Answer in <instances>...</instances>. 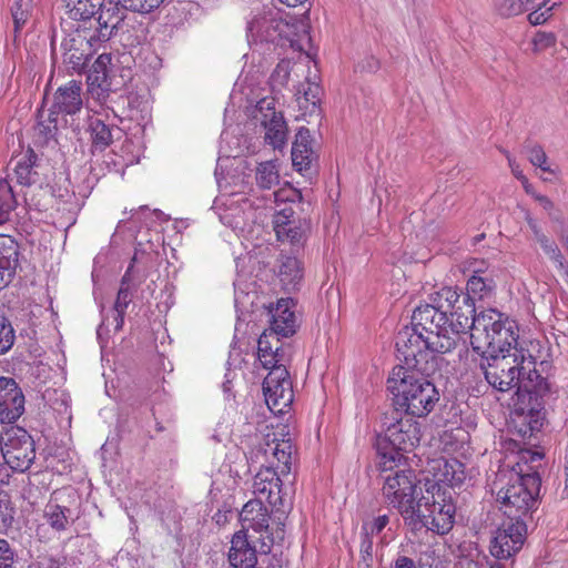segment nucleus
I'll return each mask as SVG.
<instances>
[{
    "mask_svg": "<svg viewBox=\"0 0 568 568\" xmlns=\"http://www.w3.org/2000/svg\"><path fill=\"white\" fill-rule=\"evenodd\" d=\"M479 368L486 382L505 393L517 387L515 413L523 417L530 436L539 432L546 419L547 399L552 395L551 385L536 369V358L521 345L516 352L481 358Z\"/></svg>",
    "mask_w": 568,
    "mask_h": 568,
    "instance_id": "obj_1",
    "label": "nucleus"
},
{
    "mask_svg": "<svg viewBox=\"0 0 568 568\" xmlns=\"http://www.w3.org/2000/svg\"><path fill=\"white\" fill-rule=\"evenodd\" d=\"M383 434L376 436L378 468L383 473L400 466L406 458L402 452L413 450L420 442V424L415 416L389 409L381 417Z\"/></svg>",
    "mask_w": 568,
    "mask_h": 568,
    "instance_id": "obj_2",
    "label": "nucleus"
},
{
    "mask_svg": "<svg viewBox=\"0 0 568 568\" xmlns=\"http://www.w3.org/2000/svg\"><path fill=\"white\" fill-rule=\"evenodd\" d=\"M430 376L413 369L393 368L386 382L392 394V408L409 416H427L440 397Z\"/></svg>",
    "mask_w": 568,
    "mask_h": 568,
    "instance_id": "obj_3",
    "label": "nucleus"
},
{
    "mask_svg": "<svg viewBox=\"0 0 568 568\" xmlns=\"http://www.w3.org/2000/svg\"><path fill=\"white\" fill-rule=\"evenodd\" d=\"M396 351L403 357L404 365L394 368L413 369L424 375H434L438 368L437 354L454 351V342L449 337L425 336L417 327L405 326L396 335Z\"/></svg>",
    "mask_w": 568,
    "mask_h": 568,
    "instance_id": "obj_4",
    "label": "nucleus"
},
{
    "mask_svg": "<svg viewBox=\"0 0 568 568\" xmlns=\"http://www.w3.org/2000/svg\"><path fill=\"white\" fill-rule=\"evenodd\" d=\"M516 329V323L504 318L501 313L495 310L480 312L476 328L470 333L471 348L481 358L511 354V349L516 352L520 347Z\"/></svg>",
    "mask_w": 568,
    "mask_h": 568,
    "instance_id": "obj_5",
    "label": "nucleus"
},
{
    "mask_svg": "<svg viewBox=\"0 0 568 568\" xmlns=\"http://www.w3.org/2000/svg\"><path fill=\"white\" fill-rule=\"evenodd\" d=\"M541 478L538 471L515 474L506 486L497 491V503L509 521L532 523V514L539 506Z\"/></svg>",
    "mask_w": 568,
    "mask_h": 568,
    "instance_id": "obj_6",
    "label": "nucleus"
},
{
    "mask_svg": "<svg viewBox=\"0 0 568 568\" xmlns=\"http://www.w3.org/2000/svg\"><path fill=\"white\" fill-rule=\"evenodd\" d=\"M453 495V490L437 487L436 483H424V493L414 509V517L420 521V527L410 529L416 532L426 528L438 535L448 534L454 527L456 515Z\"/></svg>",
    "mask_w": 568,
    "mask_h": 568,
    "instance_id": "obj_7",
    "label": "nucleus"
},
{
    "mask_svg": "<svg viewBox=\"0 0 568 568\" xmlns=\"http://www.w3.org/2000/svg\"><path fill=\"white\" fill-rule=\"evenodd\" d=\"M383 485V496L388 505L397 509L402 515L405 525L409 528L420 527L419 520L414 517L415 507L418 495L423 494L424 487H419L422 483L417 479L414 470L394 467L393 470L383 473L381 470Z\"/></svg>",
    "mask_w": 568,
    "mask_h": 568,
    "instance_id": "obj_8",
    "label": "nucleus"
},
{
    "mask_svg": "<svg viewBox=\"0 0 568 568\" xmlns=\"http://www.w3.org/2000/svg\"><path fill=\"white\" fill-rule=\"evenodd\" d=\"M258 359L264 368L270 369L263 381V393L266 404L271 410L283 413L284 408L291 406L294 398L288 371L285 365L277 364L273 353L267 357L258 356Z\"/></svg>",
    "mask_w": 568,
    "mask_h": 568,
    "instance_id": "obj_9",
    "label": "nucleus"
},
{
    "mask_svg": "<svg viewBox=\"0 0 568 568\" xmlns=\"http://www.w3.org/2000/svg\"><path fill=\"white\" fill-rule=\"evenodd\" d=\"M1 455L13 473H26L36 459V444L22 427H7L0 436Z\"/></svg>",
    "mask_w": 568,
    "mask_h": 568,
    "instance_id": "obj_10",
    "label": "nucleus"
},
{
    "mask_svg": "<svg viewBox=\"0 0 568 568\" xmlns=\"http://www.w3.org/2000/svg\"><path fill=\"white\" fill-rule=\"evenodd\" d=\"M62 62L69 73H81L95 49L87 30H75L61 42Z\"/></svg>",
    "mask_w": 568,
    "mask_h": 568,
    "instance_id": "obj_11",
    "label": "nucleus"
},
{
    "mask_svg": "<svg viewBox=\"0 0 568 568\" xmlns=\"http://www.w3.org/2000/svg\"><path fill=\"white\" fill-rule=\"evenodd\" d=\"M449 318L432 303L417 306L412 315V325L422 331L425 336L438 335L452 338L454 342V349L459 343V337L452 333L449 327Z\"/></svg>",
    "mask_w": 568,
    "mask_h": 568,
    "instance_id": "obj_12",
    "label": "nucleus"
},
{
    "mask_svg": "<svg viewBox=\"0 0 568 568\" xmlns=\"http://www.w3.org/2000/svg\"><path fill=\"white\" fill-rule=\"evenodd\" d=\"M254 118L264 126L265 140L273 149H282L286 144V122L282 113L275 111L272 100L262 99L258 101Z\"/></svg>",
    "mask_w": 568,
    "mask_h": 568,
    "instance_id": "obj_13",
    "label": "nucleus"
},
{
    "mask_svg": "<svg viewBox=\"0 0 568 568\" xmlns=\"http://www.w3.org/2000/svg\"><path fill=\"white\" fill-rule=\"evenodd\" d=\"M527 524L507 521L496 531L490 552L498 559H508L523 547L527 534Z\"/></svg>",
    "mask_w": 568,
    "mask_h": 568,
    "instance_id": "obj_14",
    "label": "nucleus"
},
{
    "mask_svg": "<svg viewBox=\"0 0 568 568\" xmlns=\"http://www.w3.org/2000/svg\"><path fill=\"white\" fill-rule=\"evenodd\" d=\"M288 30V23L272 11L255 16L247 24L248 37L261 42L277 43Z\"/></svg>",
    "mask_w": 568,
    "mask_h": 568,
    "instance_id": "obj_15",
    "label": "nucleus"
},
{
    "mask_svg": "<svg viewBox=\"0 0 568 568\" xmlns=\"http://www.w3.org/2000/svg\"><path fill=\"white\" fill-rule=\"evenodd\" d=\"M26 398L22 388L11 377H0V423L13 424L24 413Z\"/></svg>",
    "mask_w": 568,
    "mask_h": 568,
    "instance_id": "obj_16",
    "label": "nucleus"
},
{
    "mask_svg": "<svg viewBox=\"0 0 568 568\" xmlns=\"http://www.w3.org/2000/svg\"><path fill=\"white\" fill-rule=\"evenodd\" d=\"M109 62L110 57L106 54H101L90 68L87 75V83L91 95L101 104H104L108 109H111L116 115L112 105L114 103L115 93L111 90L110 83L108 82L106 65Z\"/></svg>",
    "mask_w": 568,
    "mask_h": 568,
    "instance_id": "obj_17",
    "label": "nucleus"
},
{
    "mask_svg": "<svg viewBox=\"0 0 568 568\" xmlns=\"http://www.w3.org/2000/svg\"><path fill=\"white\" fill-rule=\"evenodd\" d=\"M433 479L425 478V483L437 484V487L448 488L460 486L465 478V466L456 458H439L433 460L432 469Z\"/></svg>",
    "mask_w": 568,
    "mask_h": 568,
    "instance_id": "obj_18",
    "label": "nucleus"
},
{
    "mask_svg": "<svg viewBox=\"0 0 568 568\" xmlns=\"http://www.w3.org/2000/svg\"><path fill=\"white\" fill-rule=\"evenodd\" d=\"M281 473L273 466H265L255 475L253 493L260 498L265 497L266 501L276 507L282 505V479Z\"/></svg>",
    "mask_w": 568,
    "mask_h": 568,
    "instance_id": "obj_19",
    "label": "nucleus"
},
{
    "mask_svg": "<svg viewBox=\"0 0 568 568\" xmlns=\"http://www.w3.org/2000/svg\"><path fill=\"white\" fill-rule=\"evenodd\" d=\"M294 306V300L287 297L278 300L275 307L270 310V329L277 336L290 337L296 333L298 323L294 311H292Z\"/></svg>",
    "mask_w": 568,
    "mask_h": 568,
    "instance_id": "obj_20",
    "label": "nucleus"
},
{
    "mask_svg": "<svg viewBox=\"0 0 568 568\" xmlns=\"http://www.w3.org/2000/svg\"><path fill=\"white\" fill-rule=\"evenodd\" d=\"M315 153L311 148V132L302 126L295 135L292 146L293 166L305 176H311L316 172L314 161Z\"/></svg>",
    "mask_w": 568,
    "mask_h": 568,
    "instance_id": "obj_21",
    "label": "nucleus"
},
{
    "mask_svg": "<svg viewBox=\"0 0 568 568\" xmlns=\"http://www.w3.org/2000/svg\"><path fill=\"white\" fill-rule=\"evenodd\" d=\"M258 549L252 546L245 530L236 531L231 539L229 562L234 568H254L258 562Z\"/></svg>",
    "mask_w": 568,
    "mask_h": 568,
    "instance_id": "obj_22",
    "label": "nucleus"
},
{
    "mask_svg": "<svg viewBox=\"0 0 568 568\" xmlns=\"http://www.w3.org/2000/svg\"><path fill=\"white\" fill-rule=\"evenodd\" d=\"M19 256L17 241L10 235L0 234V290L13 281L19 267Z\"/></svg>",
    "mask_w": 568,
    "mask_h": 568,
    "instance_id": "obj_23",
    "label": "nucleus"
},
{
    "mask_svg": "<svg viewBox=\"0 0 568 568\" xmlns=\"http://www.w3.org/2000/svg\"><path fill=\"white\" fill-rule=\"evenodd\" d=\"M82 84L77 80H71L67 84L58 88L50 110L57 114L64 113L73 115L82 109Z\"/></svg>",
    "mask_w": 568,
    "mask_h": 568,
    "instance_id": "obj_24",
    "label": "nucleus"
},
{
    "mask_svg": "<svg viewBox=\"0 0 568 568\" xmlns=\"http://www.w3.org/2000/svg\"><path fill=\"white\" fill-rule=\"evenodd\" d=\"M477 316L473 298L469 295L463 296L460 303L448 314L452 333L456 334L460 341L462 334L475 331Z\"/></svg>",
    "mask_w": 568,
    "mask_h": 568,
    "instance_id": "obj_25",
    "label": "nucleus"
},
{
    "mask_svg": "<svg viewBox=\"0 0 568 568\" xmlns=\"http://www.w3.org/2000/svg\"><path fill=\"white\" fill-rule=\"evenodd\" d=\"M241 519L247 523V528L258 532L260 537L266 535L275 536V529L270 528V514L268 509L263 505L261 499H252L247 501L241 511Z\"/></svg>",
    "mask_w": 568,
    "mask_h": 568,
    "instance_id": "obj_26",
    "label": "nucleus"
},
{
    "mask_svg": "<svg viewBox=\"0 0 568 568\" xmlns=\"http://www.w3.org/2000/svg\"><path fill=\"white\" fill-rule=\"evenodd\" d=\"M284 534V524L277 523L275 528V536L262 535V538H257L260 547L258 562L256 568H284L286 559L283 557V552L281 551L280 554H271L275 540H283Z\"/></svg>",
    "mask_w": 568,
    "mask_h": 568,
    "instance_id": "obj_27",
    "label": "nucleus"
},
{
    "mask_svg": "<svg viewBox=\"0 0 568 568\" xmlns=\"http://www.w3.org/2000/svg\"><path fill=\"white\" fill-rule=\"evenodd\" d=\"M277 263L276 274L282 288L287 292L297 290L303 278L301 262L296 257L281 255Z\"/></svg>",
    "mask_w": 568,
    "mask_h": 568,
    "instance_id": "obj_28",
    "label": "nucleus"
},
{
    "mask_svg": "<svg viewBox=\"0 0 568 568\" xmlns=\"http://www.w3.org/2000/svg\"><path fill=\"white\" fill-rule=\"evenodd\" d=\"M91 151L103 152L113 142V132L119 131L118 128L110 126L99 118H91L89 120Z\"/></svg>",
    "mask_w": 568,
    "mask_h": 568,
    "instance_id": "obj_29",
    "label": "nucleus"
},
{
    "mask_svg": "<svg viewBox=\"0 0 568 568\" xmlns=\"http://www.w3.org/2000/svg\"><path fill=\"white\" fill-rule=\"evenodd\" d=\"M113 14V23L112 29H114V33L120 38L121 41L133 42L138 39L134 37L133 31H135V26L139 28L142 27V23H138L133 16H128L125 13L126 10L122 9L118 6V10H115Z\"/></svg>",
    "mask_w": 568,
    "mask_h": 568,
    "instance_id": "obj_30",
    "label": "nucleus"
},
{
    "mask_svg": "<svg viewBox=\"0 0 568 568\" xmlns=\"http://www.w3.org/2000/svg\"><path fill=\"white\" fill-rule=\"evenodd\" d=\"M38 160L37 154L32 149H28L26 154L16 162L13 171L17 176V181L21 185H31L37 181V171L34 170L36 162Z\"/></svg>",
    "mask_w": 568,
    "mask_h": 568,
    "instance_id": "obj_31",
    "label": "nucleus"
},
{
    "mask_svg": "<svg viewBox=\"0 0 568 568\" xmlns=\"http://www.w3.org/2000/svg\"><path fill=\"white\" fill-rule=\"evenodd\" d=\"M44 517L48 524L57 531L65 530L70 523H73L77 517L73 511L65 506L49 503L44 510Z\"/></svg>",
    "mask_w": 568,
    "mask_h": 568,
    "instance_id": "obj_32",
    "label": "nucleus"
},
{
    "mask_svg": "<svg viewBox=\"0 0 568 568\" xmlns=\"http://www.w3.org/2000/svg\"><path fill=\"white\" fill-rule=\"evenodd\" d=\"M255 181L262 190H271L278 185L281 176L277 161L271 160L258 163L255 170Z\"/></svg>",
    "mask_w": 568,
    "mask_h": 568,
    "instance_id": "obj_33",
    "label": "nucleus"
},
{
    "mask_svg": "<svg viewBox=\"0 0 568 568\" xmlns=\"http://www.w3.org/2000/svg\"><path fill=\"white\" fill-rule=\"evenodd\" d=\"M114 10H118L116 6H112L102 10L98 17L99 29L94 33L88 31V37L92 38L93 47L100 42H106L111 38L118 37L112 29Z\"/></svg>",
    "mask_w": 568,
    "mask_h": 568,
    "instance_id": "obj_34",
    "label": "nucleus"
},
{
    "mask_svg": "<svg viewBox=\"0 0 568 568\" xmlns=\"http://www.w3.org/2000/svg\"><path fill=\"white\" fill-rule=\"evenodd\" d=\"M104 0H70L68 3L69 16L74 20H88L100 14Z\"/></svg>",
    "mask_w": 568,
    "mask_h": 568,
    "instance_id": "obj_35",
    "label": "nucleus"
},
{
    "mask_svg": "<svg viewBox=\"0 0 568 568\" xmlns=\"http://www.w3.org/2000/svg\"><path fill=\"white\" fill-rule=\"evenodd\" d=\"M463 296L465 294L458 292L457 288L443 287L432 296V302L437 307V311L448 317V314L460 303Z\"/></svg>",
    "mask_w": 568,
    "mask_h": 568,
    "instance_id": "obj_36",
    "label": "nucleus"
},
{
    "mask_svg": "<svg viewBox=\"0 0 568 568\" xmlns=\"http://www.w3.org/2000/svg\"><path fill=\"white\" fill-rule=\"evenodd\" d=\"M480 271H475L467 281V293L473 298L483 300L487 297L495 287V282L490 277L481 276Z\"/></svg>",
    "mask_w": 568,
    "mask_h": 568,
    "instance_id": "obj_37",
    "label": "nucleus"
},
{
    "mask_svg": "<svg viewBox=\"0 0 568 568\" xmlns=\"http://www.w3.org/2000/svg\"><path fill=\"white\" fill-rule=\"evenodd\" d=\"M17 206L16 195L7 180L0 181V225L8 222L12 210Z\"/></svg>",
    "mask_w": 568,
    "mask_h": 568,
    "instance_id": "obj_38",
    "label": "nucleus"
},
{
    "mask_svg": "<svg viewBox=\"0 0 568 568\" xmlns=\"http://www.w3.org/2000/svg\"><path fill=\"white\" fill-rule=\"evenodd\" d=\"M44 115V111H39L37 131L44 142H49L58 132V114L49 110L45 118Z\"/></svg>",
    "mask_w": 568,
    "mask_h": 568,
    "instance_id": "obj_39",
    "label": "nucleus"
},
{
    "mask_svg": "<svg viewBox=\"0 0 568 568\" xmlns=\"http://www.w3.org/2000/svg\"><path fill=\"white\" fill-rule=\"evenodd\" d=\"M293 446L288 440L277 443L273 448V456L277 459V468L283 477L288 476L292 469Z\"/></svg>",
    "mask_w": 568,
    "mask_h": 568,
    "instance_id": "obj_40",
    "label": "nucleus"
},
{
    "mask_svg": "<svg viewBox=\"0 0 568 568\" xmlns=\"http://www.w3.org/2000/svg\"><path fill=\"white\" fill-rule=\"evenodd\" d=\"M524 149L526 151V153L528 154V160L529 162L534 165V166H537L539 168L541 171L544 172H547V173H550V174H555V170H552L548 164H547V154L546 152L544 151L542 146L536 142H532V141H526L525 142V145H524Z\"/></svg>",
    "mask_w": 568,
    "mask_h": 568,
    "instance_id": "obj_41",
    "label": "nucleus"
},
{
    "mask_svg": "<svg viewBox=\"0 0 568 568\" xmlns=\"http://www.w3.org/2000/svg\"><path fill=\"white\" fill-rule=\"evenodd\" d=\"M16 508L8 493L0 490V535L12 527Z\"/></svg>",
    "mask_w": 568,
    "mask_h": 568,
    "instance_id": "obj_42",
    "label": "nucleus"
},
{
    "mask_svg": "<svg viewBox=\"0 0 568 568\" xmlns=\"http://www.w3.org/2000/svg\"><path fill=\"white\" fill-rule=\"evenodd\" d=\"M286 232L277 237L280 241H288L293 246H303L308 231V224L305 220H298L292 226L286 227Z\"/></svg>",
    "mask_w": 568,
    "mask_h": 568,
    "instance_id": "obj_43",
    "label": "nucleus"
},
{
    "mask_svg": "<svg viewBox=\"0 0 568 568\" xmlns=\"http://www.w3.org/2000/svg\"><path fill=\"white\" fill-rule=\"evenodd\" d=\"M164 0H116L113 6H119L133 13L146 14L158 9Z\"/></svg>",
    "mask_w": 568,
    "mask_h": 568,
    "instance_id": "obj_44",
    "label": "nucleus"
},
{
    "mask_svg": "<svg viewBox=\"0 0 568 568\" xmlns=\"http://www.w3.org/2000/svg\"><path fill=\"white\" fill-rule=\"evenodd\" d=\"M296 222L295 211L292 205H285L283 209L277 211L273 217V227L277 237L284 234L286 227L292 226Z\"/></svg>",
    "mask_w": 568,
    "mask_h": 568,
    "instance_id": "obj_45",
    "label": "nucleus"
},
{
    "mask_svg": "<svg viewBox=\"0 0 568 568\" xmlns=\"http://www.w3.org/2000/svg\"><path fill=\"white\" fill-rule=\"evenodd\" d=\"M534 9L529 0H500L497 3L498 12L504 17L518 16Z\"/></svg>",
    "mask_w": 568,
    "mask_h": 568,
    "instance_id": "obj_46",
    "label": "nucleus"
},
{
    "mask_svg": "<svg viewBox=\"0 0 568 568\" xmlns=\"http://www.w3.org/2000/svg\"><path fill=\"white\" fill-rule=\"evenodd\" d=\"M534 9L529 0H500L497 3L498 12L504 17L518 16Z\"/></svg>",
    "mask_w": 568,
    "mask_h": 568,
    "instance_id": "obj_47",
    "label": "nucleus"
},
{
    "mask_svg": "<svg viewBox=\"0 0 568 568\" xmlns=\"http://www.w3.org/2000/svg\"><path fill=\"white\" fill-rule=\"evenodd\" d=\"M31 0H14L11 7V14L14 23V31H20L29 19Z\"/></svg>",
    "mask_w": 568,
    "mask_h": 568,
    "instance_id": "obj_48",
    "label": "nucleus"
},
{
    "mask_svg": "<svg viewBox=\"0 0 568 568\" xmlns=\"http://www.w3.org/2000/svg\"><path fill=\"white\" fill-rule=\"evenodd\" d=\"M296 94H302L303 100L306 103H311L313 106H316L321 101L322 88L316 81H311V79L307 78L306 82L301 84Z\"/></svg>",
    "mask_w": 568,
    "mask_h": 568,
    "instance_id": "obj_49",
    "label": "nucleus"
},
{
    "mask_svg": "<svg viewBox=\"0 0 568 568\" xmlns=\"http://www.w3.org/2000/svg\"><path fill=\"white\" fill-rule=\"evenodd\" d=\"M14 329L9 320L0 315V354H6L14 343Z\"/></svg>",
    "mask_w": 568,
    "mask_h": 568,
    "instance_id": "obj_50",
    "label": "nucleus"
},
{
    "mask_svg": "<svg viewBox=\"0 0 568 568\" xmlns=\"http://www.w3.org/2000/svg\"><path fill=\"white\" fill-rule=\"evenodd\" d=\"M17 550L6 539H0V568H18Z\"/></svg>",
    "mask_w": 568,
    "mask_h": 568,
    "instance_id": "obj_51",
    "label": "nucleus"
},
{
    "mask_svg": "<svg viewBox=\"0 0 568 568\" xmlns=\"http://www.w3.org/2000/svg\"><path fill=\"white\" fill-rule=\"evenodd\" d=\"M280 337L273 331L270 329V333L264 332L258 341H257V355L261 357H267L271 353L274 352L275 346L273 345V341L275 344L280 343Z\"/></svg>",
    "mask_w": 568,
    "mask_h": 568,
    "instance_id": "obj_52",
    "label": "nucleus"
},
{
    "mask_svg": "<svg viewBox=\"0 0 568 568\" xmlns=\"http://www.w3.org/2000/svg\"><path fill=\"white\" fill-rule=\"evenodd\" d=\"M373 540L368 536H363L362 542H361V560L358 562V568H371L373 562Z\"/></svg>",
    "mask_w": 568,
    "mask_h": 568,
    "instance_id": "obj_53",
    "label": "nucleus"
},
{
    "mask_svg": "<svg viewBox=\"0 0 568 568\" xmlns=\"http://www.w3.org/2000/svg\"><path fill=\"white\" fill-rule=\"evenodd\" d=\"M389 517L387 515H381L374 518L369 523L363 525V535L372 538L373 535H378L388 525Z\"/></svg>",
    "mask_w": 568,
    "mask_h": 568,
    "instance_id": "obj_54",
    "label": "nucleus"
},
{
    "mask_svg": "<svg viewBox=\"0 0 568 568\" xmlns=\"http://www.w3.org/2000/svg\"><path fill=\"white\" fill-rule=\"evenodd\" d=\"M133 291H128L124 287H120L114 302V312H125L129 304L132 302Z\"/></svg>",
    "mask_w": 568,
    "mask_h": 568,
    "instance_id": "obj_55",
    "label": "nucleus"
},
{
    "mask_svg": "<svg viewBox=\"0 0 568 568\" xmlns=\"http://www.w3.org/2000/svg\"><path fill=\"white\" fill-rule=\"evenodd\" d=\"M27 568H67L65 561L53 557H39L37 560L30 562Z\"/></svg>",
    "mask_w": 568,
    "mask_h": 568,
    "instance_id": "obj_56",
    "label": "nucleus"
},
{
    "mask_svg": "<svg viewBox=\"0 0 568 568\" xmlns=\"http://www.w3.org/2000/svg\"><path fill=\"white\" fill-rule=\"evenodd\" d=\"M556 43L554 33L538 32L534 38V44L538 50H544L552 47Z\"/></svg>",
    "mask_w": 568,
    "mask_h": 568,
    "instance_id": "obj_57",
    "label": "nucleus"
},
{
    "mask_svg": "<svg viewBox=\"0 0 568 568\" xmlns=\"http://www.w3.org/2000/svg\"><path fill=\"white\" fill-rule=\"evenodd\" d=\"M531 194L534 195L535 200L539 202V204L542 206V209L549 213L551 219L559 220V215H557L555 212V204L549 197H547L546 195H541V194H535V193H531Z\"/></svg>",
    "mask_w": 568,
    "mask_h": 568,
    "instance_id": "obj_58",
    "label": "nucleus"
},
{
    "mask_svg": "<svg viewBox=\"0 0 568 568\" xmlns=\"http://www.w3.org/2000/svg\"><path fill=\"white\" fill-rule=\"evenodd\" d=\"M556 3H552L551 7H548L546 9V11H540L544 7H540L538 9H530L531 12L529 13L528 16V19L530 21V23L532 24H540V23H544L546 20H547V17H546V13L552 9V7L555 6Z\"/></svg>",
    "mask_w": 568,
    "mask_h": 568,
    "instance_id": "obj_59",
    "label": "nucleus"
},
{
    "mask_svg": "<svg viewBox=\"0 0 568 568\" xmlns=\"http://www.w3.org/2000/svg\"><path fill=\"white\" fill-rule=\"evenodd\" d=\"M501 152L505 154V156L508 160V164L511 169L513 174L517 180H519L521 183H527V178L523 173V171L519 169V165L516 163V161L510 156L509 152L506 150H501Z\"/></svg>",
    "mask_w": 568,
    "mask_h": 568,
    "instance_id": "obj_60",
    "label": "nucleus"
},
{
    "mask_svg": "<svg viewBox=\"0 0 568 568\" xmlns=\"http://www.w3.org/2000/svg\"><path fill=\"white\" fill-rule=\"evenodd\" d=\"M132 268H133V263L130 264V266L125 271L124 275L122 276L121 282H120V287H124L128 291L135 292V287H134L133 283H132V277H131Z\"/></svg>",
    "mask_w": 568,
    "mask_h": 568,
    "instance_id": "obj_61",
    "label": "nucleus"
},
{
    "mask_svg": "<svg viewBox=\"0 0 568 568\" xmlns=\"http://www.w3.org/2000/svg\"><path fill=\"white\" fill-rule=\"evenodd\" d=\"M526 222H527L530 231L534 234V240L535 241L544 235V233H542L541 229L539 227L537 221L534 217H531L530 214H526Z\"/></svg>",
    "mask_w": 568,
    "mask_h": 568,
    "instance_id": "obj_62",
    "label": "nucleus"
},
{
    "mask_svg": "<svg viewBox=\"0 0 568 568\" xmlns=\"http://www.w3.org/2000/svg\"><path fill=\"white\" fill-rule=\"evenodd\" d=\"M288 62H285V61H282L281 63L277 64L274 73H273V77H278V78H282V83L286 82L288 80Z\"/></svg>",
    "mask_w": 568,
    "mask_h": 568,
    "instance_id": "obj_63",
    "label": "nucleus"
},
{
    "mask_svg": "<svg viewBox=\"0 0 568 568\" xmlns=\"http://www.w3.org/2000/svg\"><path fill=\"white\" fill-rule=\"evenodd\" d=\"M394 568H416V566L412 558L398 556L395 560Z\"/></svg>",
    "mask_w": 568,
    "mask_h": 568,
    "instance_id": "obj_64",
    "label": "nucleus"
}]
</instances>
